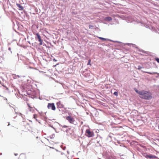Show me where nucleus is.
<instances>
[{"mask_svg": "<svg viewBox=\"0 0 159 159\" xmlns=\"http://www.w3.org/2000/svg\"><path fill=\"white\" fill-rule=\"evenodd\" d=\"M105 20L107 21H111L112 20V18L110 17H107L106 18Z\"/></svg>", "mask_w": 159, "mask_h": 159, "instance_id": "obj_9", "label": "nucleus"}, {"mask_svg": "<svg viewBox=\"0 0 159 159\" xmlns=\"http://www.w3.org/2000/svg\"><path fill=\"white\" fill-rule=\"evenodd\" d=\"M91 61V60H90V59H89V60L88 63L87 64V65H91V64H90Z\"/></svg>", "mask_w": 159, "mask_h": 159, "instance_id": "obj_13", "label": "nucleus"}, {"mask_svg": "<svg viewBox=\"0 0 159 159\" xmlns=\"http://www.w3.org/2000/svg\"><path fill=\"white\" fill-rule=\"evenodd\" d=\"M48 108L49 109H51L53 110H56V107L54 103H49L48 104Z\"/></svg>", "mask_w": 159, "mask_h": 159, "instance_id": "obj_3", "label": "nucleus"}, {"mask_svg": "<svg viewBox=\"0 0 159 159\" xmlns=\"http://www.w3.org/2000/svg\"><path fill=\"white\" fill-rule=\"evenodd\" d=\"M53 61H57L55 59H53Z\"/></svg>", "mask_w": 159, "mask_h": 159, "instance_id": "obj_18", "label": "nucleus"}, {"mask_svg": "<svg viewBox=\"0 0 159 159\" xmlns=\"http://www.w3.org/2000/svg\"><path fill=\"white\" fill-rule=\"evenodd\" d=\"M142 67L140 66H138V69L139 70L141 69Z\"/></svg>", "mask_w": 159, "mask_h": 159, "instance_id": "obj_17", "label": "nucleus"}, {"mask_svg": "<svg viewBox=\"0 0 159 159\" xmlns=\"http://www.w3.org/2000/svg\"><path fill=\"white\" fill-rule=\"evenodd\" d=\"M93 27V26L92 25H89V28L90 29H92Z\"/></svg>", "mask_w": 159, "mask_h": 159, "instance_id": "obj_16", "label": "nucleus"}, {"mask_svg": "<svg viewBox=\"0 0 159 159\" xmlns=\"http://www.w3.org/2000/svg\"><path fill=\"white\" fill-rule=\"evenodd\" d=\"M135 92L139 95V97L142 99L149 100L152 98L151 94L149 91L142 90L141 91L135 90Z\"/></svg>", "mask_w": 159, "mask_h": 159, "instance_id": "obj_1", "label": "nucleus"}, {"mask_svg": "<svg viewBox=\"0 0 159 159\" xmlns=\"http://www.w3.org/2000/svg\"><path fill=\"white\" fill-rule=\"evenodd\" d=\"M64 127H67L66 126H64Z\"/></svg>", "mask_w": 159, "mask_h": 159, "instance_id": "obj_21", "label": "nucleus"}, {"mask_svg": "<svg viewBox=\"0 0 159 159\" xmlns=\"http://www.w3.org/2000/svg\"><path fill=\"white\" fill-rule=\"evenodd\" d=\"M148 158H150V159L152 158H153L156 159V158H157V157L156 156H155L154 155L150 154V155H148Z\"/></svg>", "mask_w": 159, "mask_h": 159, "instance_id": "obj_8", "label": "nucleus"}, {"mask_svg": "<svg viewBox=\"0 0 159 159\" xmlns=\"http://www.w3.org/2000/svg\"><path fill=\"white\" fill-rule=\"evenodd\" d=\"M27 105L28 107H29V110L30 111H31V109L32 108V107H31L30 105V104L29 103H27Z\"/></svg>", "mask_w": 159, "mask_h": 159, "instance_id": "obj_11", "label": "nucleus"}, {"mask_svg": "<svg viewBox=\"0 0 159 159\" xmlns=\"http://www.w3.org/2000/svg\"><path fill=\"white\" fill-rule=\"evenodd\" d=\"M35 115H34V118H36V117H35Z\"/></svg>", "mask_w": 159, "mask_h": 159, "instance_id": "obj_20", "label": "nucleus"}, {"mask_svg": "<svg viewBox=\"0 0 159 159\" xmlns=\"http://www.w3.org/2000/svg\"><path fill=\"white\" fill-rule=\"evenodd\" d=\"M147 73H148V74H151V73L150 72H147Z\"/></svg>", "mask_w": 159, "mask_h": 159, "instance_id": "obj_19", "label": "nucleus"}, {"mask_svg": "<svg viewBox=\"0 0 159 159\" xmlns=\"http://www.w3.org/2000/svg\"><path fill=\"white\" fill-rule=\"evenodd\" d=\"M143 155L144 157H145L146 158H148V155L147 153H144L143 154Z\"/></svg>", "mask_w": 159, "mask_h": 159, "instance_id": "obj_10", "label": "nucleus"}, {"mask_svg": "<svg viewBox=\"0 0 159 159\" xmlns=\"http://www.w3.org/2000/svg\"><path fill=\"white\" fill-rule=\"evenodd\" d=\"M155 60L159 63V58H156Z\"/></svg>", "mask_w": 159, "mask_h": 159, "instance_id": "obj_14", "label": "nucleus"}, {"mask_svg": "<svg viewBox=\"0 0 159 159\" xmlns=\"http://www.w3.org/2000/svg\"><path fill=\"white\" fill-rule=\"evenodd\" d=\"M56 104L57 106V107L59 108H63L64 107V105L60 101L57 102Z\"/></svg>", "mask_w": 159, "mask_h": 159, "instance_id": "obj_5", "label": "nucleus"}, {"mask_svg": "<svg viewBox=\"0 0 159 159\" xmlns=\"http://www.w3.org/2000/svg\"><path fill=\"white\" fill-rule=\"evenodd\" d=\"M118 93L117 92H115L114 93V94L116 96L118 95Z\"/></svg>", "mask_w": 159, "mask_h": 159, "instance_id": "obj_15", "label": "nucleus"}, {"mask_svg": "<svg viewBox=\"0 0 159 159\" xmlns=\"http://www.w3.org/2000/svg\"><path fill=\"white\" fill-rule=\"evenodd\" d=\"M66 119L71 124H73L75 121L74 119L70 116H67Z\"/></svg>", "mask_w": 159, "mask_h": 159, "instance_id": "obj_4", "label": "nucleus"}, {"mask_svg": "<svg viewBox=\"0 0 159 159\" xmlns=\"http://www.w3.org/2000/svg\"><path fill=\"white\" fill-rule=\"evenodd\" d=\"M85 135L88 137H93V133L91 132L89 129H87L86 130Z\"/></svg>", "mask_w": 159, "mask_h": 159, "instance_id": "obj_2", "label": "nucleus"}, {"mask_svg": "<svg viewBox=\"0 0 159 159\" xmlns=\"http://www.w3.org/2000/svg\"><path fill=\"white\" fill-rule=\"evenodd\" d=\"M36 35L37 36V38L39 39V44L41 45L42 44L43 40L41 39L39 33H37Z\"/></svg>", "mask_w": 159, "mask_h": 159, "instance_id": "obj_6", "label": "nucleus"}, {"mask_svg": "<svg viewBox=\"0 0 159 159\" xmlns=\"http://www.w3.org/2000/svg\"><path fill=\"white\" fill-rule=\"evenodd\" d=\"M98 38L102 40H103V41H105V40H107V39L104 38H103L100 37H99Z\"/></svg>", "mask_w": 159, "mask_h": 159, "instance_id": "obj_12", "label": "nucleus"}, {"mask_svg": "<svg viewBox=\"0 0 159 159\" xmlns=\"http://www.w3.org/2000/svg\"><path fill=\"white\" fill-rule=\"evenodd\" d=\"M17 6L19 8V10H23V7L21 6L20 4L16 3V4Z\"/></svg>", "mask_w": 159, "mask_h": 159, "instance_id": "obj_7", "label": "nucleus"}]
</instances>
